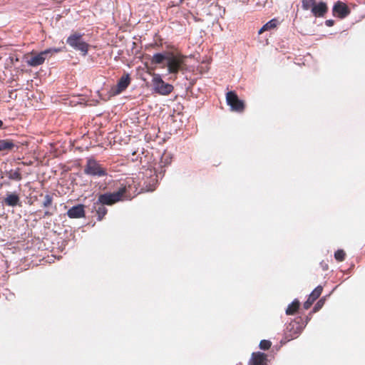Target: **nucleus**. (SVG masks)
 <instances>
[{
  "mask_svg": "<svg viewBox=\"0 0 365 365\" xmlns=\"http://www.w3.org/2000/svg\"><path fill=\"white\" fill-rule=\"evenodd\" d=\"M4 174L6 178L11 180L21 181L22 180L21 169L17 168L16 169L6 170Z\"/></svg>",
  "mask_w": 365,
  "mask_h": 365,
  "instance_id": "15",
  "label": "nucleus"
},
{
  "mask_svg": "<svg viewBox=\"0 0 365 365\" xmlns=\"http://www.w3.org/2000/svg\"><path fill=\"white\" fill-rule=\"evenodd\" d=\"M300 327L299 326H297V331L294 332V334L293 335H291V338L293 339V338H295L297 337V334L300 332Z\"/></svg>",
  "mask_w": 365,
  "mask_h": 365,
  "instance_id": "30",
  "label": "nucleus"
},
{
  "mask_svg": "<svg viewBox=\"0 0 365 365\" xmlns=\"http://www.w3.org/2000/svg\"><path fill=\"white\" fill-rule=\"evenodd\" d=\"M329 8L327 4L324 1H320L317 4L315 3L312 8V14L315 17H324L328 12Z\"/></svg>",
  "mask_w": 365,
  "mask_h": 365,
  "instance_id": "10",
  "label": "nucleus"
},
{
  "mask_svg": "<svg viewBox=\"0 0 365 365\" xmlns=\"http://www.w3.org/2000/svg\"><path fill=\"white\" fill-rule=\"evenodd\" d=\"M346 253L343 250H338L334 253V257L336 260L342 262L345 259Z\"/></svg>",
  "mask_w": 365,
  "mask_h": 365,
  "instance_id": "22",
  "label": "nucleus"
},
{
  "mask_svg": "<svg viewBox=\"0 0 365 365\" xmlns=\"http://www.w3.org/2000/svg\"><path fill=\"white\" fill-rule=\"evenodd\" d=\"M272 346V343L269 340L263 339L259 342V348L263 350L269 349Z\"/></svg>",
  "mask_w": 365,
  "mask_h": 365,
  "instance_id": "24",
  "label": "nucleus"
},
{
  "mask_svg": "<svg viewBox=\"0 0 365 365\" xmlns=\"http://www.w3.org/2000/svg\"><path fill=\"white\" fill-rule=\"evenodd\" d=\"M61 51L62 48H50L46 49L28 59L27 63L31 66H40L43 63L48 56H52L53 54L61 52Z\"/></svg>",
  "mask_w": 365,
  "mask_h": 365,
  "instance_id": "6",
  "label": "nucleus"
},
{
  "mask_svg": "<svg viewBox=\"0 0 365 365\" xmlns=\"http://www.w3.org/2000/svg\"><path fill=\"white\" fill-rule=\"evenodd\" d=\"M14 143L9 139L0 140V152L10 151L15 147Z\"/></svg>",
  "mask_w": 365,
  "mask_h": 365,
  "instance_id": "17",
  "label": "nucleus"
},
{
  "mask_svg": "<svg viewBox=\"0 0 365 365\" xmlns=\"http://www.w3.org/2000/svg\"><path fill=\"white\" fill-rule=\"evenodd\" d=\"M130 83L128 74L123 75L118 81L115 87L112 88L113 94L116 95L123 91Z\"/></svg>",
  "mask_w": 365,
  "mask_h": 365,
  "instance_id": "11",
  "label": "nucleus"
},
{
  "mask_svg": "<svg viewBox=\"0 0 365 365\" xmlns=\"http://www.w3.org/2000/svg\"><path fill=\"white\" fill-rule=\"evenodd\" d=\"M165 173V170H161L160 172V174H162V173Z\"/></svg>",
  "mask_w": 365,
  "mask_h": 365,
  "instance_id": "34",
  "label": "nucleus"
},
{
  "mask_svg": "<svg viewBox=\"0 0 365 365\" xmlns=\"http://www.w3.org/2000/svg\"><path fill=\"white\" fill-rule=\"evenodd\" d=\"M325 24L326 26H329V27H331L332 26H334V21L332 20V19H328L325 21Z\"/></svg>",
  "mask_w": 365,
  "mask_h": 365,
  "instance_id": "28",
  "label": "nucleus"
},
{
  "mask_svg": "<svg viewBox=\"0 0 365 365\" xmlns=\"http://www.w3.org/2000/svg\"><path fill=\"white\" fill-rule=\"evenodd\" d=\"M180 3H182L184 0H180Z\"/></svg>",
  "mask_w": 365,
  "mask_h": 365,
  "instance_id": "36",
  "label": "nucleus"
},
{
  "mask_svg": "<svg viewBox=\"0 0 365 365\" xmlns=\"http://www.w3.org/2000/svg\"><path fill=\"white\" fill-rule=\"evenodd\" d=\"M3 203L14 207L20 205L21 200L18 194L8 192L6 195V197L3 200Z\"/></svg>",
  "mask_w": 365,
  "mask_h": 365,
  "instance_id": "14",
  "label": "nucleus"
},
{
  "mask_svg": "<svg viewBox=\"0 0 365 365\" xmlns=\"http://www.w3.org/2000/svg\"><path fill=\"white\" fill-rule=\"evenodd\" d=\"M327 269H328V265L326 264H325V267H324V270H327Z\"/></svg>",
  "mask_w": 365,
  "mask_h": 365,
  "instance_id": "33",
  "label": "nucleus"
},
{
  "mask_svg": "<svg viewBox=\"0 0 365 365\" xmlns=\"http://www.w3.org/2000/svg\"><path fill=\"white\" fill-rule=\"evenodd\" d=\"M98 207L96 208V213L98 215V220H101L107 213V209L104 207L105 205H98Z\"/></svg>",
  "mask_w": 365,
  "mask_h": 365,
  "instance_id": "20",
  "label": "nucleus"
},
{
  "mask_svg": "<svg viewBox=\"0 0 365 365\" xmlns=\"http://www.w3.org/2000/svg\"><path fill=\"white\" fill-rule=\"evenodd\" d=\"M267 354L260 351L253 352L249 365H267Z\"/></svg>",
  "mask_w": 365,
  "mask_h": 365,
  "instance_id": "12",
  "label": "nucleus"
},
{
  "mask_svg": "<svg viewBox=\"0 0 365 365\" xmlns=\"http://www.w3.org/2000/svg\"><path fill=\"white\" fill-rule=\"evenodd\" d=\"M323 290V287L321 285L317 287L312 292L309 294L314 299H317L319 297Z\"/></svg>",
  "mask_w": 365,
  "mask_h": 365,
  "instance_id": "23",
  "label": "nucleus"
},
{
  "mask_svg": "<svg viewBox=\"0 0 365 365\" xmlns=\"http://www.w3.org/2000/svg\"><path fill=\"white\" fill-rule=\"evenodd\" d=\"M125 192V187H122L116 192L101 194L98 196V200L95 204L112 205L114 203L121 200Z\"/></svg>",
  "mask_w": 365,
  "mask_h": 365,
  "instance_id": "4",
  "label": "nucleus"
},
{
  "mask_svg": "<svg viewBox=\"0 0 365 365\" xmlns=\"http://www.w3.org/2000/svg\"><path fill=\"white\" fill-rule=\"evenodd\" d=\"M300 303L299 300L294 299L286 309V314L287 315H293L294 314L299 308Z\"/></svg>",
  "mask_w": 365,
  "mask_h": 365,
  "instance_id": "18",
  "label": "nucleus"
},
{
  "mask_svg": "<svg viewBox=\"0 0 365 365\" xmlns=\"http://www.w3.org/2000/svg\"><path fill=\"white\" fill-rule=\"evenodd\" d=\"M52 201H53L52 197L49 195H46V196L44 197V200L43 202V207H47L50 206L52 203Z\"/></svg>",
  "mask_w": 365,
  "mask_h": 365,
  "instance_id": "26",
  "label": "nucleus"
},
{
  "mask_svg": "<svg viewBox=\"0 0 365 365\" xmlns=\"http://www.w3.org/2000/svg\"><path fill=\"white\" fill-rule=\"evenodd\" d=\"M143 155H144V156H143V158L140 157V164L142 165H148L147 162L148 161L151 162L150 160L152 159V156L148 155V154L145 155V153H143Z\"/></svg>",
  "mask_w": 365,
  "mask_h": 365,
  "instance_id": "27",
  "label": "nucleus"
},
{
  "mask_svg": "<svg viewBox=\"0 0 365 365\" xmlns=\"http://www.w3.org/2000/svg\"><path fill=\"white\" fill-rule=\"evenodd\" d=\"M49 215V212L48 211L45 212V215Z\"/></svg>",
  "mask_w": 365,
  "mask_h": 365,
  "instance_id": "35",
  "label": "nucleus"
},
{
  "mask_svg": "<svg viewBox=\"0 0 365 365\" xmlns=\"http://www.w3.org/2000/svg\"><path fill=\"white\" fill-rule=\"evenodd\" d=\"M84 173L88 175L103 177L107 175L106 170L95 160L88 159L84 168Z\"/></svg>",
  "mask_w": 365,
  "mask_h": 365,
  "instance_id": "7",
  "label": "nucleus"
},
{
  "mask_svg": "<svg viewBox=\"0 0 365 365\" xmlns=\"http://www.w3.org/2000/svg\"><path fill=\"white\" fill-rule=\"evenodd\" d=\"M152 85L155 93L162 95H169L173 91V86L165 83L158 74H154L152 79Z\"/></svg>",
  "mask_w": 365,
  "mask_h": 365,
  "instance_id": "5",
  "label": "nucleus"
},
{
  "mask_svg": "<svg viewBox=\"0 0 365 365\" xmlns=\"http://www.w3.org/2000/svg\"><path fill=\"white\" fill-rule=\"evenodd\" d=\"M66 43L76 51H79L86 56L88 51V44L83 39V35L75 32L66 39Z\"/></svg>",
  "mask_w": 365,
  "mask_h": 365,
  "instance_id": "3",
  "label": "nucleus"
},
{
  "mask_svg": "<svg viewBox=\"0 0 365 365\" xmlns=\"http://www.w3.org/2000/svg\"><path fill=\"white\" fill-rule=\"evenodd\" d=\"M226 101L232 111L242 113L245 110V103L239 99L234 91H229L226 94Z\"/></svg>",
  "mask_w": 365,
  "mask_h": 365,
  "instance_id": "8",
  "label": "nucleus"
},
{
  "mask_svg": "<svg viewBox=\"0 0 365 365\" xmlns=\"http://www.w3.org/2000/svg\"><path fill=\"white\" fill-rule=\"evenodd\" d=\"M4 128V123L1 120H0V130Z\"/></svg>",
  "mask_w": 365,
  "mask_h": 365,
  "instance_id": "32",
  "label": "nucleus"
},
{
  "mask_svg": "<svg viewBox=\"0 0 365 365\" xmlns=\"http://www.w3.org/2000/svg\"><path fill=\"white\" fill-rule=\"evenodd\" d=\"M172 162V156L168 153H164L159 162V167L162 169L163 168L170 165Z\"/></svg>",
  "mask_w": 365,
  "mask_h": 365,
  "instance_id": "19",
  "label": "nucleus"
},
{
  "mask_svg": "<svg viewBox=\"0 0 365 365\" xmlns=\"http://www.w3.org/2000/svg\"><path fill=\"white\" fill-rule=\"evenodd\" d=\"M324 302H325V299L324 298H322L320 299L317 302V304L314 305V308H313V312H318L319 310H320L322 307L324 306Z\"/></svg>",
  "mask_w": 365,
  "mask_h": 365,
  "instance_id": "25",
  "label": "nucleus"
},
{
  "mask_svg": "<svg viewBox=\"0 0 365 365\" xmlns=\"http://www.w3.org/2000/svg\"><path fill=\"white\" fill-rule=\"evenodd\" d=\"M316 3V0H302V8L304 11H307L309 9L312 10V6Z\"/></svg>",
  "mask_w": 365,
  "mask_h": 365,
  "instance_id": "21",
  "label": "nucleus"
},
{
  "mask_svg": "<svg viewBox=\"0 0 365 365\" xmlns=\"http://www.w3.org/2000/svg\"><path fill=\"white\" fill-rule=\"evenodd\" d=\"M69 218H81L85 216L84 205L79 204L73 206L67 211Z\"/></svg>",
  "mask_w": 365,
  "mask_h": 365,
  "instance_id": "13",
  "label": "nucleus"
},
{
  "mask_svg": "<svg viewBox=\"0 0 365 365\" xmlns=\"http://www.w3.org/2000/svg\"><path fill=\"white\" fill-rule=\"evenodd\" d=\"M279 24V21L277 19H272L266 23L258 31V34L260 35L264 31H271L275 29L278 25Z\"/></svg>",
  "mask_w": 365,
  "mask_h": 365,
  "instance_id": "16",
  "label": "nucleus"
},
{
  "mask_svg": "<svg viewBox=\"0 0 365 365\" xmlns=\"http://www.w3.org/2000/svg\"><path fill=\"white\" fill-rule=\"evenodd\" d=\"M309 302H311V304H312L314 303V302L316 300V299H314V298H312V297H311L310 295L309 296V298L307 299Z\"/></svg>",
  "mask_w": 365,
  "mask_h": 365,
  "instance_id": "31",
  "label": "nucleus"
},
{
  "mask_svg": "<svg viewBox=\"0 0 365 365\" xmlns=\"http://www.w3.org/2000/svg\"><path fill=\"white\" fill-rule=\"evenodd\" d=\"M185 57L172 51H165L153 55L152 62L161 65V68H167L168 72L171 74H177L183 69Z\"/></svg>",
  "mask_w": 365,
  "mask_h": 365,
  "instance_id": "1",
  "label": "nucleus"
},
{
  "mask_svg": "<svg viewBox=\"0 0 365 365\" xmlns=\"http://www.w3.org/2000/svg\"><path fill=\"white\" fill-rule=\"evenodd\" d=\"M351 10L349 6L341 1H337L333 6L332 14L334 16L343 19L349 15Z\"/></svg>",
  "mask_w": 365,
  "mask_h": 365,
  "instance_id": "9",
  "label": "nucleus"
},
{
  "mask_svg": "<svg viewBox=\"0 0 365 365\" xmlns=\"http://www.w3.org/2000/svg\"><path fill=\"white\" fill-rule=\"evenodd\" d=\"M312 304H311L310 302H309L308 300H307L304 303V308L305 309H308L310 308V307L312 306Z\"/></svg>",
  "mask_w": 365,
  "mask_h": 365,
  "instance_id": "29",
  "label": "nucleus"
},
{
  "mask_svg": "<svg viewBox=\"0 0 365 365\" xmlns=\"http://www.w3.org/2000/svg\"><path fill=\"white\" fill-rule=\"evenodd\" d=\"M148 165H143L138 173V185L141 187V192H152L155 190L158 184V175L155 163L147 162Z\"/></svg>",
  "mask_w": 365,
  "mask_h": 365,
  "instance_id": "2",
  "label": "nucleus"
}]
</instances>
